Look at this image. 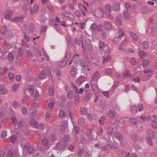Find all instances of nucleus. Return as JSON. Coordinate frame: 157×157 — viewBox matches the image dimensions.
Wrapping results in <instances>:
<instances>
[{"label": "nucleus", "mask_w": 157, "mask_h": 157, "mask_svg": "<svg viewBox=\"0 0 157 157\" xmlns=\"http://www.w3.org/2000/svg\"><path fill=\"white\" fill-rule=\"evenodd\" d=\"M71 57V55L70 53L68 52L66 54L65 56V59H63L62 60L58 63V66L60 67H63L67 63V62L69 61Z\"/></svg>", "instance_id": "obj_1"}, {"label": "nucleus", "mask_w": 157, "mask_h": 157, "mask_svg": "<svg viewBox=\"0 0 157 157\" xmlns=\"http://www.w3.org/2000/svg\"><path fill=\"white\" fill-rule=\"evenodd\" d=\"M118 33L119 35L117 37H115L113 39V41L116 43H117L118 41H119L121 39L124 35V31L121 29H119Z\"/></svg>", "instance_id": "obj_2"}, {"label": "nucleus", "mask_w": 157, "mask_h": 157, "mask_svg": "<svg viewBox=\"0 0 157 157\" xmlns=\"http://www.w3.org/2000/svg\"><path fill=\"white\" fill-rule=\"evenodd\" d=\"M82 45L83 49H85L87 52H89L91 50L92 47L90 44L87 43L86 40H85L84 43L82 41Z\"/></svg>", "instance_id": "obj_3"}, {"label": "nucleus", "mask_w": 157, "mask_h": 157, "mask_svg": "<svg viewBox=\"0 0 157 157\" xmlns=\"http://www.w3.org/2000/svg\"><path fill=\"white\" fill-rule=\"evenodd\" d=\"M11 119L13 124H15V125L17 124L18 126L20 128L22 127L23 126V124L22 122L21 121H16V118L15 116H12Z\"/></svg>", "instance_id": "obj_4"}, {"label": "nucleus", "mask_w": 157, "mask_h": 157, "mask_svg": "<svg viewBox=\"0 0 157 157\" xmlns=\"http://www.w3.org/2000/svg\"><path fill=\"white\" fill-rule=\"evenodd\" d=\"M39 11V7L36 4H35L30 9V12L31 14H33L34 13H37Z\"/></svg>", "instance_id": "obj_5"}, {"label": "nucleus", "mask_w": 157, "mask_h": 157, "mask_svg": "<svg viewBox=\"0 0 157 157\" xmlns=\"http://www.w3.org/2000/svg\"><path fill=\"white\" fill-rule=\"evenodd\" d=\"M103 27L107 30L111 29L112 27L111 24L108 21H104L103 23Z\"/></svg>", "instance_id": "obj_6"}, {"label": "nucleus", "mask_w": 157, "mask_h": 157, "mask_svg": "<svg viewBox=\"0 0 157 157\" xmlns=\"http://www.w3.org/2000/svg\"><path fill=\"white\" fill-rule=\"evenodd\" d=\"M113 10L116 12H118L120 10V4L119 3H115L112 6Z\"/></svg>", "instance_id": "obj_7"}, {"label": "nucleus", "mask_w": 157, "mask_h": 157, "mask_svg": "<svg viewBox=\"0 0 157 157\" xmlns=\"http://www.w3.org/2000/svg\"><path fill=\"white\" fill-rule=\"evenodd\" d=\"M12 13V11L11 10H6L4 13L5 17L6 19H9L11 16Z\"/></svg>", "instance_id": "obj_8"}, {"label": "nucleus", "mask_w": 157, "mask_h": 157, "mask_svg": "<svg viewBox=\"0 0 157 157\" xmlns=\"http://www.w3.org/2000/svg\"><path fill=\"white\" fill-rule=\"evenodd\" d=\"M91 28L94 30H97L98 31L99 30L101 29V25H98L95 23H94L91 25Z\"/></svg>", "instance_id": "obj_9"}, {"label": "nucleus", "mask_w": 157, "mask_h": 157, "mask_svg": "<svg viewBox=\"0 0 157 157\" xmlns=\"http://www.w3.org/2000/svg\"><path fill=\"white\" fill-rule=\"evenodd\" d=\"M131 136L132 139L135 142H136V141H137L138 139L140 141H141V140H143L144 139L143 137H142L141 138V139L139 138H137V136L136 134H133L131 135Z\"/></svg>", "instance_id": "obj_10"}, {"label": "nucleus", "mask_w": 157, "mask_h": 157, "mask_svg": "<svg viewBox=\"0 0 157 157\" xmlns=\"http://www.w3.org/2000/svg\"><path fill=\"white\" fill-rule=\"evenodd\" d=\"M80 65L83 69L86 70L88 67V65L86 64V62L83 60H81L80 61Z\"/></svg>", "instance_id": "obj_11"}, {"label": "nucleus", "mask_w": 157, "mask_h": 157, "mask_svg": "<svg viewBox=\"0 0 157 157\" xmlns=\"http://www.w3.org/2000/svg\"><path fill=\"white\" fill-rule=\"evenodd\" d=\"M23 20V17H16L13 19H10L11 21L14 22H21Z\"/></svg>", "instance_id": "obj_12"}, {"label": "nucleus", "mask_w": 157, "mask_h": 157, "mask_svg": "<svg viewBox=\"0 0 157 157\" xmlns=\"http://www.w3.org/2000/svg\"><path fill=\"white\" fill-rule=\"evenodd\" d=\"M114 136L115 138L119 140H121L123 139L122 135L119 132H117L114 133Z\"/></svg>", "instance_id": "obj_13"}, {"label": "nucleus", "mask_w": 157, "mask_h": 157, "mask_svg": "<svg viewBox=\"0 0 157 157\" xmlns=\"http://www.w3.org/2000/svg\"><path fill=\"white\" fill-rule=\"evenodd\" d=\"M129 34L131 37L135 41H137L138 40L139 37L135 33L133 32H130Z\"/></svg>", "instance_id": "obj_14"}, {"label": "nucleus", "mask_w": 157, "mask_h": 157, "mask_svg": "<svg viewBox=\"0 0 157 157\" xmlns=\"http://www.w3.org/2000/svg\"><path fill=\"white\" fill-rule=\"evenodd\" d=\"M66 147V145L63 144L59 143L56 145V148L57 149L60 150V151Z\"/></svg>", "instance_id": "obj_15"}, {"label": "nucleus", "mask_w": 157, "mask_h": 157, "mask_svg": "<svg viewBox=\"0 0 157 157\" xmlns=\"http://www.w3.org/2000/svg\"><path fill=\"white\" fill-rule=\"evenodd\" d=\"M91 86L94 91L96 93H98L99 91V88L98 86L96 84L93 83L92 84Z\"/></svg>", "instance_id": "obj_16"}, {"label": "nucleus", "mask_w": 157, "mask_h": 157, "mask_svg": "<svg viewBox=\"0 0 157 157\" xmlns=\"http://www.w3.org/2000/svg\"><path fill=\"white\" fill-rule=\"evenodd\" d=\"M34 28V24L32 23H31L29 25V31L28 32L27 34H29L30 33H33Z\"/></svg>", "instance_id": "obj_17"}, {"label": "nucleus", "mask_w": 157, "mask_h": 157, "mask_svg": "<svg viewBox=\"0 0 157 157\" xmlns=\"http://www.w3.org/2000/svg\"><path fill=\"white\" fill-rule=\"evenodd\" d=\"M123 76L124 77L130 78L131 76V72L129 71L126 70L123 72Z\"/></svg>", "instance_id": "obj_18"}, {"label": "nucleus", "mask_w": 157, "mask_h": 157, "mask_svg": "<svg viewBox=\"0 0 157 157\" xmlns=\"http://www.w3.org/2000/svg\"><path fill=\"white\" fill-rule=\"evenodd\" d=\"M152 74L151 73L145 74L144 75V77L142 78L143 80L144 81H146V80L149 79L152 76Z\"/></svg>", "instance_id": "obj_19"}, {"label": "nucleus", "mask_w": 157, "mask_h": 157, "mask_svg": "<svg viewBox=\"0 0 157 157\" xmlns=\"http://www.w3.org/2000/svg\"><path fill=\"white\" fill-rule=\"evenodd\" d=\"M62 15L65 17L70 19H74V18L73 16L67 11L64 14H63Z\"/></svg>", "instance_id": "obj_20"}, {"label": "nucleus", "mask_w": 157, "mask_h": 157, "mask_svg": "<svg viewBox=\"0 0 157 157\" xmlns=\"http://www.w3.org/2000/svg\"><path fill=\"white\" fill-rule=\"evenodd\" d=\"M129 122L132 124L135 125L138 123V121L136 118H130L129 120Z\"/></svg>", "instance_id": "obj_21"}, {"label": "nucleus", "mask_w": 157, "mask_h": 157, "mask_svg": "<svg viewBox=\"0 0 157 157\" xmlns=\"http://www.w3.org/2000/svg\"><path fill=\"white\" fill-rule=\"evenodd\" d=\"M147 134L149 137L151 139H153L155 137L154 132L151 130H149L147 132Z\"/></svg>", "instance_id": "obj_22"}, {"label": "nucleus", "mask_w": 157, "mask_h": 157, "mask_svg": "<svg viewBox=\"0 0 157 157\" xmlns=\"http://www.w3.org/2000/svg\"><path fill=\"white\" fill-rule=\"evenodd\" d=\"M71 74L73 77H75V75L77 74L76 68L73 66L71 69Z\"/></svg>", "instance_id": "obj_23"}, {"label": "nucleus", "mask_w": 157, "mask_h": 157, "mask_svg": "<svg viewBox=\"0 0 157 157\" xmlns=\"http://www.w3.org/2000/svg\"><path fill=\"white\" fill-rule=\"evenodd\" d=\"M113 127L111 126H109L107 129V132L109 135H111L113 132Z\"/></svg>", "instance_id": "obj_24"}, {"label": "nucleus", "mask_w": 157, "mask_h": 157, "mask_svg": "<svg viewBox=\"0 0 157 157\" xmlns=\"http://www.w3.org/2000/svg\"><path fill=\"white\" fill-rule=\"evenodd\" d=\"M81 113L82 115H84L87 114V110L86 107H81L80 109Z\"/></svg>", "instance_id": "obj_25"}, {"label": "nucleus", "mask_w": 157, "mask_h": 157, "mask_svg": "<svg viewBox=\"0 0 157 157\" xmlns=\"http://www.w3.org/2000/svg\"><path fill=\"white\" fill-rule=\"evenodd\" d=\"M138 111L137 107L136 106L133 105L131 107V112L132 113L135 114Z\"/></svg>", "instance_id": "obj_26"}, {"label": "nucleus", "mask_w": 157, "mask_h": 157, "mask_svg": "<svg viewBox=\"0 0 157 157\" xmlns=\"http://www.w3.org/2000/svg\"><path fill=\"white\" fill-rule=\"evenodd\" d=\"M115 114L114 111L112 110H110L108 113V116L111 118H113L115 115Z\"/></svg>", "instance_id": "obj_27"}, {"label": "nucleus", "mask_w": 157, "mask_h": 157, "mask_svg": "<svg viewBox=\"0 0 157 157\" xmlns=\"http://www.w3.org/2000/svg\"><path fill=\"white\" fill-rule=\"evenodd\" d=\"M8 92L7 89L4 87L0 88V93L2 94H5L7 93Z\"/></svg>", "instance_id": "obj_28"}, {"label": "nucleus", "mask_w": 157, "mask_h": 157, "mask_svg": "<svg viewBox=\"0 0 157 157\" xmlns=\"http://www.w3.org/2000/svg\"><path fill=\"white\" fill-rule=\"evenodd\" d=\"M74 40L75 43L78 45H80L81 43H82V41H83L82 40L80 39L77 37L74 39Z\"/></svg>", "instance_id": "obj_29"}, {"label": "nucleus", "mask_w": 157, "mask_h": 157, "mask_svg": "<svg viewBox=\"0 0 157 157\" xmlns=\"http://www.w3.org/2000/svg\"><path fill=\"white\" fill-rule=\"evenodd\" d=\"M93 95L91 93H89L84 98V100L86 101H88L89 100L92 98Z\"/></svg>", "instance_id": "obj_30"}, {"label": "nucleus", "mask_w": 157, "mask_h": 157, "mask_svg": "<svg viewBox=\"0 0 157 157\" xmlns=\"http://www.w3.org/2000/svg\"><path fill=\"white\" fill-rule=\"evenodd\" d=\"M103 58L104 59L102 61L103 63H106V62L108 61L109 60H110L111 59V56L109 55H108L107 56H104Z\"/></svg>", "instance_id": "obj_31"}, {"label": "nucleus", "mask_w": 157, "mask_h": 157, "mask_svg": "<svg viewBox=\"0 0 157 157\" xmlns=\"http://www.w3.org/2000/svg\"><path fill=\"white\" fill-rule=\"evenodd\" d=\"M46 7L52 12L54 13L55 10L52 6L50 4H47L46 5Z\"/></svg>", "instance_id": "obj_32"}, {"label": "nucleus", "mask_w": 157, "mask_h": 157, "mask_svg": "<svg viewBox=\"0 0 157 157\" xmlns=\"http://www.w3.org/2000/svg\"><path fill=\"white\" fill-rule=\"evenodd\" d=\"M73 92L71 90H69L67 94V97L68 98L70 99H72L73 98Z\"/></svg>", "instance_id": "obj_33"}, {"label": "nucleus", "mask_w": 157, "mask_h": 157, "mask_svg": "<svg viewBox=\"0 0 157 157\" xmlns=\"http://www.w3.org/2000/svg\"><path fill=\"white\" fill-rule=\"evenodd\" d=\"M105 117H101L99 120V123L101 125H103L105 121Z\"/></svg>", "instance_id": "obj_34"}, {"label": "nucleus", "mask_w": 157, "mask_h": 157, "mask_svg": "<svg viewBox=\"0 0 157 157\" xmlns=\"http://www.w3.org/2000/svg\"><path fill=\"white\" fill-rule=\"evenodd\" d=\"M112 141L110 140H108L106 142V146L109 148L113 149V147L112 145Z\"/></svg>", "instance_id": "obj_35"}, {"label": "nucleus", "mask_w": 157, "mask_h": 157, "mask_svg": "<svg viewBox=\"0 0 157 157\" xmlns=\"http://www.w3.org/2000/svg\"><path fill=\"white\" fill-rule=\"evenodd\" d=\"M105 8L108 13H110L111 12V6L109 4H106L105 6Z\"/></svg>", "instance_id": "obj_36"}, {"label": "nucleus", "mask_w": 157, "mask_h": 157, "mask_svg": "<svg viewBox=\"0 0 157 157\" xmlns=\"http://www.w3.org/2000/svg\"><path fill=\"white\" fill-rule=\"evenodd\" d=\"M16 135H12L11 136L10 139L9 140H10V142L12 143L13 144L16 139Z\"/></svg>", "instance_id": "obj_37"}, {"label": "nucleus", "mask_w": 157, "mask_h": 157, "mask_svg": "<svg viewBox=\"0 0 157 157\" xmlns=\"http://www.w3.org/2000/svg\"><path fill=\"white\" fill-rule=\"evenodd\" d=\"M7 58L10 61H12L14 59V56L11 53H9L7 55Z\"/></svg>", "instance_id": "obj_38"}, {"label": "nucleus", "mask_w": 157, "mask_h": 157, "mask_svg": "<svg viewBox=\"0 0 157 157\" xmlns=\"http://www.w3.org/2000/svg\"><path fill=\"white\" fill-rule=\"evenodd\" d=\"M142 65L144 67H146L148 65L149 62L147 59H144L142 61Z\"/></svg>", "instance_id": "obj_39"}, {"label": "nucleus", "mask_w": 157, "mask_h": 157, "mask_svg": "<svg viewBox=\"0 0 157 157\" xmlns=\"http://www.w3.org/2000/svg\"><path fill=\"white\" fill-rule=\"evenodd\" d=\"M72 88L73 90L76 94H78L79 93L78 89L77 87L73 84H72Z\"/></svg>", "instance_id": "obj_40"}, {"label": "nucleus", "mask_w": 157, "mask_h": 157, "mask_svg": "<svg viewBox=\"0 0 157 157\" xmlns=\"http://www.w3.org/2000/svg\"><path fill=\"white\" fill-rule=\"evenodd\" d=\"M66 115L65 112L63 110H61L59 113V116L61 118H64Z\"/></svg>", "instance_id": "obj_41"}, {"label": "nucleus", "mask_w": 157, "mask_h": 157, "mask_svg": "<svg viewBox=\"0 0 157 157\" xmlns=\"http://www.w3.org/2000/svg\"><path fill=\"white\" fill-rule=\"evenodd\" d=\"M63 141L65 142H68L70 141V137L67 135H65L63 138Z\"/></svg>", "instance_id": "obj_42"}, {"label": "nucleus", "mask_w": 157, "mask_h": 157, "mask_svg": "<svg viewBox=\"0 0 157 157\" xmlns=\"http://www.w3.org/2000/svg\"><path fill=\"white\" fill-rule=\"evenodd\" d=\"M34 87L32 86H30L29 87V92L31 94H33L34 93Z\"/></svg>", "instance_id": "obj_43"}, {"label": "nucleus", "mask_w": 157, "mask_h": 157, "mask_svg": "<svg viewBox=\"0 0 157 157\" xmlns=\"http://www.w3.org/2000/svg\"><path fill=\"white\" fill-rule=\"evenodd\" d=\"M125 18L127 20L129 19L130 17V15L128 12L127 11H125L124 13Z\"/></svg>", "instance_id": "obj_44"}, {"label": "nucleus", "mask_w": 157, "mask_h": 157, "mask_svg": "<svg viewBox=\"0 0 157 157\" xmlns=\"http://www.w3.org/2000/svg\"><path fill=\"white\" fill-rule=\"evenodd\" d=\"M85 119L82 117L79 118L78 120V123L80 125H83L85 123Z\"/></svg>", "instance_id": "obj_45"}, {"label": "nucleus", "mask_w": 157, "mask_h": 157, "mask_svg": "<svg viewBox=\"0 0 157 157\" xmlns=\"http://www.w3.org/2000/svg\"><path fill=\"white\" fill-rule=\"evenodd\" d=\"M19 87V84L14 85L12 86L13 90L14 92L16 91Z\"/></svg>", "instance_id": "obj_46"}, {"label": "nucleus", "mask_w": 157, "mask_h": 157, "mask_svg": "<svg viewBox=\"0 0 157 157\" xmlns=\"http://www.w3.org/2000/svg\"><path fill=\"white\" fill-rule=\"evenodd\" d=\"M8 76L9 79L10 80H12L14 79L15 75L12 72H10L8 74Z\"/></svg>", "instance_id": "obj_47"}, {"label": "nucleus", "mask_w": 157, "mask_h": 157, "mask_svg": "<svg viewBox=\"0 0 157 157\" xmlns=\"http://www.w3.org/2000/svg\"><path fill=\"white\" fill-rule=\"evenodd\" d=\"M142 45L144 49H147L148 48V44L146 41H144L142 43Z\"/></svg>", "instance_id": "obj_48"}, {"label": "nucleus", "mask_w": 157, "mask_h": 157, "mask_svg": "<svg viewBox=\"0 0 157 157\" xmlns=\"http://www.w3.org/2000/svg\"><path fill=\"white\" fill-rule=\"evenodd\" d=\"M105 47L104 43L102 42H100L99 44V48L100 50H103Z\"/></svg>", "instance_id": "obj_49"}, {"label": "nucleus", "mask_w": 157, "mask_h": 157, "mask_svg": "<svg viewBox=\"0 0 157 157\" xmlns=\"http://www.w3.org/2000/svg\"><path fill=\"white\" fill-rule=\"evenodd\" d=\"M27 151L28 153L29 154H31L33 153L34 151V150L33 148V147L31 146H29V148H28Z\"/></svg>", "instance_id": "obj_50"}, {"label": "nucleus", "mask_w": 157, "mask_h": 157, "mask_svg": "<svg viewBox=\"0 0 157 157\" xmlns=\"http://www.w3.org/2000/svg\"><path fill=\"white\" fill-rule=\"evenodd\" d=\"M7 136V132L6 131H3L2 134H1V136L2 138L4 139Z\"/></svg>", "instance_id": "obj_51"}, {"label": "nucleus", "mask_w": 157, "mask_h": 157, "mask_svg": "<svg viewBox=\"0 0 157 157\" xmlns=\"http://www.w3.org/2000/svg\"><path fill=\"white\" fill-rule=\"evenodd\" d=\"M74 15L76 17H80L81 16L80 12L78 10H76L74 12Z\"/></svg>", "instance_id": "obj_52"}, {"label": "nucleus", "mask_w": 157, "mask_h": 157, "mask_svg": "<svg viewBox=\"0 0 157 157\" xmlns=\"http://www.w3.org/2000/svg\"><path fill=\"white\" fill-rule=\"evenodd\" d=\"M22 111L23 114L24 115L26 114L27 113V109L25 106H23L22 107Z\"/></svg>", "instance_id": "obj_53"}, {"label": "nucleus", "mask_w": 157, "mask_h": 157, "mask_svg": "<svg viewBox=\"0 0 157 157\" xmlns=\"http://www.w3.org/2000/svg\"><path fill=\"white\" fill-rule=\"evenodd\" d=\"M78 6L80 8L81 10L82 9H84L85 10L87 11V8L85 6L81 3H78Z\"/></svg>", "instance_id": "obj_54"}, {"label": "nucleus", "mask_w": 157, "mask_h": 157, "mask_svg": "<svg viewBox=\"0 0 157 157\" xmlns=\"http://www.w3.org/2000/svg\"><path fill=\"white\" fill-rule=\"evenodd\" d=\"M113 70L111 68H108L105 70L106 73L109 75H111Z\"/></svg>", "instance_id": "obj_55"}, {"label": "nucleus", "mask_w": 157, "mask_h": 157, "mask_svg": "<svg viewBox=\"0 0 157 157\" xmlns=\"http://www.w3.org/2000/svg\"><path fill=\"white\" fill-rule=\"evenodd\" d=\"M42 144L45 146H47L48 143V141L46 139H44L42 142Z\"/></svg>", "instance_id": "obj_56"}, {"label": "nucleus", "mask_w": 157, "mask_h": 157, "mask_svg": "<svg viewBox=\"0 0 157 157\" xmlns=\"http://www.w3.org/2000/svg\"><path fill=\"white\" fill-rule=\"evenodd\" d=\"M7 27L6 25L4 26L1 29V33L2 34H4L6 32Z\"/></svg>", "instance_id": "obj_57"}, {"label": "nucleus", "mask_w": 157, "mask_h": 157, "mask_svg": "<svg viewBox=\"0 0 157 157\" xmlns=\"http://www.w3.org/2000/svg\"><path fill=\"white\" fill-rule=\"evenodd\" d=\"M47 28V27L46 25H42L40 27L41 32L43 33Z\"/></svg>", "instance_id": "obj_58"}, {"label": "nucleus", "mask_w": 157, "mask_h": 157, "mask_svg": "<svg viewBox=\"0 0 157 157\" xmlns=\"http://www.w3.org/2000/svg\"><path fill=\"white\" fill-rule=\"evenodd\" d=\"M139 55L142 59H143L144 58L145 52L143 51H140L139 52Z\"/></svg>", "instance_id": "obj_59"}, {"label": "nucleus", "mask_w": 157, "mask_h": 157, "mask_svg": "<svg viewBox=\"0 0 157 157\" xmlns=\"http://www.w3.org/2000/svg\"><path fill=\"white\" fill-rule=\"evenodd\" d=\"M149 117L151 121H155L156 119V116L154 115H151Z\"/></svg>", "instance_id": "obj_60"}, {"label": "nucleus", "mask_w": 157, "mask_h": 157, "mask_svg": "<svg viewBox=\"0 0 157 157\" xmlns=\"http://www.w3.org/2000/svg\"><path fill=\"white\" fill-rule=\"evenodd\" d=\"M13 107L15 109H16L18 107L17 103L16 101H13Z\"/></svg>", "instance_id": "obj_61"}, {"label": "nucleus", "mask_w": 157, "mask_h": 157, "mask_svg": "<svg viewBox=\"0 0 157 157\" xmlns=\"http://www.w3.org/2000/svg\"><path fill=\"white\" fill-rule=\"evenodd\" d=\"M7 34L10 39H11L13 36V33L11 31L7 32Z\"/></svg>", "instance_id": "obj_62"}, {"label": "nucleus", "mask_w": 157, "mask_h": 157, "mask_svg": "<svg viewBox=\"0 0 157 157\" xmlns=\"http://www.w3.org/2000/svg\"><path fill=\"white\" fill-rule=\"evenodd\" d=\"M83 150H81L78 151L77 157H82V155L83 154Z\"/></svg>", "instance_id": "obj_63"}, {"label": "nucleus", "mask_w": 157, "mask_h": 157, "mask_svg": "<svg viewBox=\"0 0 157 157\" xmlns=\"http://www.w3.org/2000/svg\"><path fill=\"white\" fill-rule=\"evenodd\" d=\"M151 125L154 128H157V123L155 121H152Z\"/></svg>", "instance_id": "obj_64"}]
</instances>
